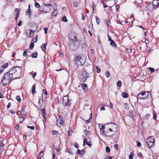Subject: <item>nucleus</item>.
Listing matches in <instances>:
<instances>
[{
	"mask_svg": "<svg viewBox=\"0 0 159 159\" xmlns=\"http://www.w3.org/2000/svg\"><path fill=\"white\" fill-rule=\"evenodd\" d=\"M110 44L111 46H112L113 47H116V43H115V42H114V41L113 40H111V41H110Z\"/></svg>",
	"mask_w": 159,
	"mask_h": 159,
	"instance_id": "dca6fc26",
	"label": "nucleus"
},
{
	"mask_svg": "<svg viewBox=\"0 0 159 159\" xmlns=\"http://www.w3.org/2000/svg\"><path fill=\"white\" fill-rule=\"evenodd\" d=\"M43 151H42L40 152L39 153V155H38V159H41V158L42 156H43V154H42V155L41 154L42 153H43Z\"/></svg>",
	"mask_w": 159,
	"mask_h": 159,
	"instance_id": "a878e982",
	"label": "nucleus"
},
{
	"mask_svg": "<svg viewBox=\"0 0 159 159\" xmlns=\"http://www.w3.org/2000/svg\"><path fill=\"white\" fill-rule=\"evenodd\" d=\"M69 48L71 50H76L79 47V43L77 39L75 34H70L69 35Z\"/></svg>",
	"mask_w": 159,
	"mask_h": 159,
	"instance_id": "f03ea898",
	"label": "nucleus"
},
{
	"mask_svg": "<svg viewBox=\"0 0 159 159\" xmlns=\"http://www.w3.org/2000/svg\"><path fill=\"white\" fill-rule=\"evenodd\" d=\"M37 52H34L32 54L31 56L33 58H36L37 57Z\"/></svg>",
	"mask_w": 159,
	"mask_h": 159,
	"instance_id": "4be33fe9",
	"label": "nucleus"
},
{
	"mask_svg": "<svg viewBox=\"0 0 159 159\" xmlns=\"http://www.w3.org/2000/svg\"><path fill=\"white\" fill-rule=\"evenodd\" d=\"M43 93L45 94H47V92L46 89H44L43 90Z\"/></svg>",
	"mask_w": 159,
	"mask_h": 159,
	"instance_id": "6e6d98bb",
	"label": "nucleus"
},
{
	"mask_svg": "<svg viewBox=\"0 0 159 159\" xmlns=\"http://www.w3.org/2000/svg\"><path fill=\"white\" fill-rule=\"evenodd\" d=\"M50 7H52V5L51 4H46L43 6L44 12L47 13L50 10Z\"/></svg>",
	"mask_w": 159,
	"mask_h": 159,
	"instance_id": "6e6552de",
	"label": "nucleus"
},
{
	"mask_svg": "<svg viewBox=\"0 0 159 159\" xmlns=\"http://www.w3.org/2000/svg\"><path fill=\"white\" fill-rule=\"evenodd\" d=\"M106 151L107 153H109L110 152V150L109 147L107 146L106 147Z\"/></svg>",
	"mask_w": 159,
	"mask_h": 159,
	"instance_id": "f704fd0d",
	"label": "nucleus"
},
{
	"mask_svg": "<svg viewBox=\"0 0 159 159\" xmlns=\"http://www.w3.org/2000/svg\"><path fill=\"white\" fill-rule=\"evenodd\" d=\"M86 144L88 145L89 147H91L92 145V144L90 143V142H87Z\"/></svg>",
	"mask_w": 159,
	"mask_h": 159,
	"instance_id": "4d7b16f0",
	"label": "nucleus"
},
{
	"mask_svg": "<svg viewBox=\"0 0 159 159\" xmlns=\"http://www.w3.org/2000/svg\"><path fill=\"white\" fill-rule=\"evenodd\" d=\"M34 5H35V7L37 8H39L40 7V6L39 3L37 2H35Z\"/></svg>",
	"mask_w": 159,
	"mask_h": 159,
	"instance_id": "58836bf2",
	"label": "nucleus"
},
{
	"mask_svg": "<svg viewBox=\"0 0 159 159\" xmlns=\"http://www.w3.org/2000/svg\"><path fill=\"white\" fill-rule=\"evenodd\" d=\"M26 15L28 14L29 17H30L31 16V11L30 9H28L26 11Z\"/></svg>",
	"mask_w": 159,
	"mask_h": 159,
	"instance_id": "a211bd4d",
	"label": "nucleus"
},
{
	"mask_svg": "<svg viewBox=\"0 0 159 159\" xmlns=\"http://www.w3.org/2000/svg\"><path fill=\"white\" fill-rule=\"evenodd\" d=\"M34 32V31H33L32 30H27L26 33L27 35L29 37H31V35H32V33H33Z\"/></svg>",
	"mask_w": 159,
	"mask_h": 159,
	"instance_id": "4468645a",
	"label": "nucleus"
},
{
	"mask_svg": "<svg viewBox=\"0 0 159 159\" xmlns=\"http://www.w3.org/2000/svg\"><path fill=\"white\" fill-rule=\"evenodd\" d=\"M11 106V103L10 102H9L7 105V108H9Z\"/></svg>",
	"mask_w": 159,
	"mask_h": 159,
	"instance_id": "69168bd1",
	"label": "nucleus"
},
{
	"mask_svg": "<svg viewBox=\"0 0 159 159\" xmlns=\"http://www.w3.org/2000/svg\"><path fill=\"white\" fill-rule=\"evenodd\" d=\"M105 75H106V76H107V78H108L109 76L110 75V73L109 71H106L105 72Z\"/></svg>",
	"mask_w": 159,
	"mask_h": 159,
	"instance_id": "473e14b6",
	"label": "nucleus"
},
{
	"mask_svg": "<svg viewBox=\"0 0 159 159\" xmlns=\"http://www.w3.org/2000/svg\"><path fill=\"white\" fill-rule=\"evenodd\" d=\"M106 23L107 26L109 27L110 25V20L109 19L107 18L106 20Z\"/></svg>",
	"mask_w": 159,
	"mask_h": 159,
	"instance_id": "b1692460",
	"label": "nucleus"
},
{
	"mask_svg": "<svg viewBox=\"0 0 159 159\" xmlns=\"http://www.w3.org/2000/svg\"><path fill=\"white\" fill-rule=\"evenodd\" d=\"M34 44L32 42L30 43V49H32L34 48Z\"/></svg>",
	"mask_w": 159,
	"mask_h": 159,
	"instance_id": "7c9ffc66",
	"label": "nucleus"
},
{
	"mask_svg": "<svg viewBox=\"0 0 159 159\" xmlns=\"http://www.w3.org/2000/svg\"><path fill=\"white\" fill-rule=\"evenodd\" d=\"M27 52L26 51H25L23 53V56L24 57H26L27 56Z\"/></svg>",
	"mask_w": 159,
	"mask_h": 159,
	"instance_id": "79ce46f5",
	"label": "nucleus"
},
{
	"mask_svg": "<svg viewBox=\"0 0 159 159\" xmlns=\"http://www.w3.org/2000/svg\"><path fill=\"white\" fill-rule=\"evenodd\" d=\"M81 87L83 89L84 91H86L88 89V85L84 83L82 84H81Z\"/></svg>",
	"mask_w": 159,
	"mask_h": 159,
	"instance_id": "f8f14e48",
	"label": "nucleus"
},
{
	"mask_svg": "<svg viewBox=\"0 0 159 159\" xmlns=\"http://www.w3.org/2000/svg\"><path fill=\"white\" fill-rule=\"evenodd\" d=\"M148 70H150L151 71L152 73L154 72V70L153 68L150 67L148 68Z\"/></svg>",
	"mask_w": 159,
	"mask_h": 159,
	"instance_id": "e433bc0d",
	"label": "nucleus"
},
{
	"mask_svg": "<svg viewBox=\"0 0 159 159\" xmlns=\"http://www.w3.org/2000/svg\"><path fill=\"white\" fill-rule=\"evenodd\" d=\"M16 99H17V101L19 102H20L21 101V99H20V97L19 96H16Z\"/></svg>",
	"mask_w": 159,
	"mask_h": 159,
	"instance_id": "4c0bfd02",
	"label": "nucleus"
},
{
	"mask_svg": "<svg viewBox=\"0 0 159 159\" xmlns=\"http://www.w3.org/2000/svg\"><path fill=\"white\" fill-rule=\"evenodd\" d=\"M137 146L138 147H139L141 146V143L139 141H137Z\"/></svg>",
	"mask_w": 159,
	"mask_h": 159,
	"instance_id": "8fccbe9b",
	"label": "nucleus"
},
{
	"mask_svg": "<svg viewBox=\"0 0 159 159\" xmlns=\"http://www.w3.org/2000/svg\"><path fill=\"white\" fill-rule=\"evenodd\" d=\"M57 118V125H58L59 124L60 125H61L63 123V119L62 117L60 116H58V117H56Z\"/></svg>",
	"mask_w": 159,
	"mask_h": 159,
	"instance_id": "1a4fd4ad",
	"label": "nucleus"
},
{
	"mask_svg": "<svg viewBox=\"0 0 159 159\" xmlns=\"http://www.w3.org/2000/svg\"><path fill=\"white\" fill-rule=\"evenodd\" d=\"M43 30H44V33L45 34H47V33L48 29L47 28H44L43 29Z\"/></svg>",
	"mask_w": 159,
	"mask_h": 159,
	"instance_id": "864d4df0",
	"label": "nucleus"
},
{
	"mask_svg": "<svg viewBox=\"0 0 159 159\" xmlns=\"http://www.w3.org/2000/svg\"><path fill=\"white\" fill-rule=\"evenodd\" d=\"M121 96L124 98H126L128 97V94L126 92H123L122 93Z\"/></svg>",
	"mask_w": 159,
	"mask_h": 159,
	"instance_id": "f3484780",
	"label": "nucleus"
},
{
	"mask_svg": "<svg viewBox=\"0 0 159 159\" xmlns=\"http://www.w3.org/2000/svg\"><path fill=\"white\" fill-rule=\"evenodd\" d=\"M27 127L29 129H30L32 130H33L34 129V126H27Z\"/></svg>",
	"mask_w": 159,
	"mask_h": 159,
	"instance_id": "37998d69",
	"label": "nucleus"
},
{
	"mask_svg": "<svg viewBox=\"0 0 159 159\" xmlns=\"http://www.w3.org/2000/svg\"><path fill=\"white\" fill-rule=\"evenodd\" d=\"M84 63V60L79 56H77L75 58V63L78 65H82Z\"/></svg>",
	"mask_w": 159,
	"mask_h": 159,
	"instance_id": "423d86ee",
	"label": "nucleus"
},
{
	"mask_svg": "<svg viewBox=\"0 0 159 159\" xmlns=\"http://www.w3.org/2000/svg\"><path fill=\"white\" fill-rule=\"evenodd\" d=\"M153 119L155 120H156L157 119V114L156 111H153Z\"/></svg>",
	"mask_w": 159,
	"mask_h": 159,
	"instance_id": "5701e85b",
	"label": "nucleus"
},
{
	"mask_svg": "<svg viewBox=\"0 0 159 159\" xmlns=\"http://www.w3.org/2000/svg\"><path fill=\"white\" fill-rule=\"evenodd\" d=\"M8 66V63H4L2 66L3 69H5Z\"/></svg>",
	"mask_w": 159,
	"mask_h": 159,
	"instance_id": "aec40b11",
	"label": "nucleus"
},
{
	"mask_svg": "<svg viewBox=\"0 0 159 159\" xmlns=\"http://www.w3.org/2000/svg\"><path fill=\"white\" fill-rule=\"evenodd\" d=\"M154 142V141L153 139L151 136L149 137L146 140V144L149 148H150L153 145Z\"/></svg>",
	"mask_w": 159,
	"mask_h": 159,
	"instance_id": "39448f33",
	"label": "nucleus"
},
{
	"mask_svg": "<svg viewBox=\"0 0 159 159\" xmlns=\"http://www.w3.org/2000/svg\"><path fill=\"white\" fill-rule=\"evenodd\" d=\"M99 127L100 128L101 132L103 134L110 137H112L113 135V134H108L109 132L108 131V130H106V129L105 130V127L104 125L100 124L99 125Z\"/></svg>",
	"mask_w": 159,
	"mask_h": 159,
	"instance_id": "7ed1b4c3",
	"label": "nucleus"
},
{
	"mask_svg": "<svg viewBox=\"0 0 159 159\" xmlns=\"http://www.w3.org/2000/svg\"><path fill=\"white\" fill-rule=\"evenodd\" d=\"M22 69L19 67L11 68L6 73L2 81L3 85H6L9 84L12 79L18 78L21 75Z\"/></svg>",
	"mask_w": 159,
	"mask_h": 159,
	"instance_id": "f257e3e1",
	"label": "nucleus"
},
{
	"mask_svg": "<svg viewBox=\"0 0 159 159\" xmlns=\"http://www.w3.org/2000/svg\"><path fill=\"white\" fill-rule=\"evenodd\" d=\"M97 69V71L98 73H99L101 71V69L98 66H97L96 67Z\"/></svg>",
	"mask_w": 159,
	"mask_h": 159,
	"instance_id": "c9c22d12",
	"label": "nucleus"
},
{
	"mask_svg": "<svg viewBox=\"0 0 159 159\" xmlns=\"http://www.w3.org/2000/svg\"><path fill=\"white\" fill-rule=\"evenodd\" d=\"M45 110L44 109H43L41 110V112L43 114V116L44 117V118L45 119V116L46 115V114L45 113Z\"/></svg>",
	"mask_w": 159,
	"mask_h": 159,
	"instance_id": "412c9836",
	"label": "nucleus"
},
{
	"mask_svg": "<svg viewBox=\"0 0 159 159\" xmlns=\"http://www.w3.org/2000/svg\"><path fill=\"white\" fill-rule=\"evenodd\" d=\"M133 153L132 152H131L129 156V159H133Z\"/></svg>",
	"mask_w": 159,
	"mask_h": 159,
	"instance_id": "2f4dec72",
	"label": "nucleus"
},
{
	"mask_svg": "<svg viewBox=\"0 0 159 159\" xmlns=\"http://www.w3.org/2000/svg\"><path fill=\"white\" fill-rule=\"evenodd\" d=\"M145 43L146 44H148L149 43V40L148 39H146L145 41Z\"/></svg>",
	"mask_w": 159,
	"mask_h": 159,
	"instance_id": "603ef678",
	"label": "nucleus"
},
{
	"mask_svg": "<svg viewBox=\"0 0 159 159\" xmlns=\"http://www.w3.org/2000/svg\"><path fill=\"white\" fill-rule=\"evenodd\" d=\"M121 84H122V83H121V81L120 80H119L117 83L116 85L120 87L121 85Z\"/></svg>",
	"mask_w": 159,
	"mask_h": 159,
	"instance_id": "72a5a7b5",
	"label": "nucleus"
},
{
	"mask_svg": "<svg viewBox=\"0 0 159 159\" xmlns=\"http://www.w3.org/2000/svg\"><path fill=\"white\" fill-rule=\"evenodd\" d=\"M92 119V114H91V116L89 119L85 121V123H88L89 122H90L91 121V120Z\"/></svg>",
	"mask_w": 159,
	"mask_h": 159,
	"instance_id": "c756f323",
	"label": "nucleus"
},
{
	"mask_svg": "<svg viewBox=\"0 0 159 159\" xmlns=\"http://www.w3.org/2000/svg\"><path fill=\"white\" fill-rule=\"evenodd\" d=\"M60 146L59 145L57 146L56 147V150L57 152H58L59 150V149L60 148Z\"/></svg>",
	"mask_w": 159,
	"mask_h": 159,
	"instance_id": "680f3d73",
	"label": "nucleus"
},
{
	"mask_svg": "<svg viewBox=\"0 0 159 159\" xmlns=\"http://www.w3.org/2000/svg\"><path fill=\"white\" fill-rule=\"evenodd\" d=\"M21 112L23 113V116H25L26 115V113L25 112V109L24 107H22L21 109Z\"/></svg>",
	"mask_w": 159,
	"mask_h": 159,
	"instance_id": "393cba45",
	"label": "nucleus"
},
{
	"mask_svg": "<svg viewBox=\"0 0 159 159\" xmlns=\"http://www.w3.org/2000/svg\"><path fill=\"white\" fill-rule=\"evenodd\" d=\"M20 123L21 124L22 122L23 121V119L22 117H20Z\"/></svg>",
	"mask_w": 159,
	"mask_h": 159,
	"instance_id": "052dcab7",
	"label": "nucleus"
},
{
	"mask_svg": "<svg viewBox=\"0 0 159 159\" xmlns=\"http://www.w3.org/2000/svg\"><path fill=\"white\" fill-rule=\"evenodd\" d=\"M101 110H105V108L104 107H102L100 108Z\"/></svg>",
	"mask_w": 159,
	"mask_h": 159,
	"instance_id": "338daca9",
	"label": "nucleus"
},
{
	"mask_svg": "<svg viewBox=\"0 0 159 159\" xmlns=\"http://www.w3.org/2000/svg\"><path fill=\"white\" fill-rule=\"evenodd\" d=\"M58 133V131L56 130H52V133L54 135H56Z\"/></svg>",
	"mask_w": 159,
	"mask_h": 159,
	"instance_id": "ea45409f",
	"label": "nucleus"
},
{
	"mask_svg": "<svg viewBox=\"0 0 159 159\" xmlns=\"http://www.w3.org/2000/svg\"><path fill=\"white\" fill-rule=\"evenodd\" d=\"M62 20L63 22H67V19L66 17L65 16H64L62 17Z\"/></svg>",
	"mask_w": 159,
	"mask_h": 159,
	"instance_id": "c85d7f7f",
	"label": "nucleus"
},
{
	"mask_svg": "<svg viewBox=\"0 0 159 159\" xmlns=\"http://www.w3.org/2000/svg\"><path fill=\"white\" fill-rule=\"evenodd\" d=\"M80 152H81V151L80 149H78L77 150L76 153L77 154H80Z\"/></svg>",
	"mask_w": 159,
	"mask_h": 159,
	"instance_id": "e2e57ef3",
	"label": "nucleus"
},
{
	"mask_svg": "<svg viewBox=\"0 0 159 159\" xmlns=\"http://www.w3.org/2000/svg\"><path fill=\"white\" fill-rule=\"evenodd\" d=\"M85 153V151L84 150H82L81 151L80 154L81 155H84Z\"/></svg>",
	"mask_w": 159,
	"mask_h": 159,
	"instance_id": "a19ab883",
	"label": "nucleus"
},
{
	"mask_svg": "<svg viewBox=\"0 0 159 159\" xmlns=\"http://www.w3.org/2000/svg\"><path fill=\"white\" fill-rule=\"evenodd\" d=\"M75 146L76 148H79V144L76 143H75Z\"/></svg>",
	"mask_w": 159,
	"mask_h": 159,
	"instance_id": "a18cd8bd",
	"label": "nucleus"
},
{
	"mask_svg": "<svg viewBox=\"0 0 159 159\" xmlns=\"http://www.w3.org/2000/svg\"><path fill=\"white\" fill-rule=\"evenodd\" d=\"M62 102L64 106L67 107H69L70 106V103L68 96H65L63 98Z\"/></svg>",
	"mask_w": 159,
	"mask_h": 159,
	"instance_id": "20e7f679",
	"label": "nucleus"
},
{
	"mask_svg": "<svg viewBox=\"0 0 159 159\" xmlns=\"http://www.w3.org/2000/svg\"><path fill=\"white\" fill-rule=\"evenodd\" d=\"M81 75L83 77L85 78L86 79L88 78L89 76V74L84 70L82 71Z\"/></svg>",
	"mask_w": 159,
	"mask_h": 159,
	"instance_id": "9b49d317",
	"label": "nucleus"
},
{
	"mask_svg": "<svg viewBox=\"0 0 159 159\" xmlns=\"http://www.w3.org/2000/svg\"><path fill=\"white\" fill-rule=\"evenodd\" d=\"M107 36H108V40L109 41H111V40H113L111 39V37L109 35H107Z\"/></svg>",
	"mask_w": 159,
	"mask_h": 159,
	"instance_id": "5fc2aeb1",
	"label": "nucleus"
},
{
	"mask_svg": "<svg viewBox=\"0 0 159 159\" xmlns=\"http://www.w3.org/2000/svg\"><path fill=\"white\" fill-rule=\"evenodd\" d=\"M36 72H35V73H34L32 75L33 78H34L36 76Z\"/></svg>",
	"mask_w": 159,
	"mask_h": 159,
	"instance_id": "0e129e2a",
	"label": "nucleus"
},
{
	"mask_svg": "<svg viewBox=\"0 0 159 159\" xmlns=\"http://www.w3.org/2000/svg\"><path fill=\"white\" fill-rule=\"evenodd\" d=\"M149 95V93L148 92H142L141 93H139L138 95V99H144L146 98Z\"/></svg>",
	"mask_w": 159,
	"mask_h": 159,
	"instance_id": "0eeeda50",
	"label": "nucleus"
},
{
	"mask_svg": "<svg viewBox=\"0 0 159 159\" xmlns=\"http://www.w3.org/2000/svg\"><path fill=\"white\" fill-rule=\"evenodd\" d=\"M152 5L156 9L157 7H159V0H153L152 2Z\"/></svg>",
	"mask_w": 159,
	"mask_h": 159,
	"instance_id": "9d476101",
	"label": "nucleus"
},
{
	"mask_svg": "<svg viewBox=\"0 0 159 159\" xmlns=\"http://www.w3.org/2000/svg\"><path fill=\"white\" fill-rule=\"evenodd\" d=\"M19 126L18 125H16V127H15V129H16V130H18L19 129Z\"/></svg>",
	"mask_w": 159,
	"mask_h": 159,
	"instance_id": "774afa93",
	"label": "nucleus"
},
{
	"mask_svg": "<svg viewBox=\"0 0 159 159\" xmlns=\"http://www.w3.org/2000/svg\"><path fill=\"white\" fill-rule=\"evenodd\" d=\"M114 148L116 150H117L118 148V145L117 144H116L114 146Z\"/></svg>",
	"mask_w": 159,
	"mask_h": 159,
	"instance_id": "09e8293b",
	"label": "nucleus"
},
{
	"mask_svg": "<svg viewBox=\"0 0 159 159\" xmlns=\"http://www.w3.org/2000/svg\"><path fill=\"white\" fill-rule=\"evenodd\" d=\"M95 18L96 20V21L98 25L100 22V19L97 16H95Z\"/></svg>",
	"mask_w": 159,
	"mask_h": 159,
	"instance_id": "bb28decb",
	"label": "nucleus"
},
{
	"mask_svg": "<svg viewBox=\"0 0 159 159\" xmlns=\"http://www.w3.org/2000/svg\"><path fill=\"white\" fill-rule=\"evenodd\" d=\"M92 7H93V12L94 13V11L95 8H96V4L94 3H93L92 5Z\"/></svg>",
	"mask_w": 159,
	"mask_h": 159,
	"instance_id": "49530a36",
	"label": "nucleus"
},
{
	"mask_svg": "<svg viewBox=\"0 0 159 159\" xmlns=\"http://www.w3.org/2000/svg\"><path fill=\"white\" fill-rule=\"evenodd\" d=\"M3 147V145L2 143V142L0 143V150H1L2 148Z\"/></svg>",
	"mask_w": 159,
	"mask_h": 159,
	"instance_id": "3c124183",
	"label": "nucleus"
},
{
	"mask_svg": "<svg viewBox=\"0 0 159 159\" xmlns=\"http://www.w3.org/2000/svg\"><path fill=\"white\" fill-rule=\"evenodd\" d=\"M47 44H43L41 47L42 50L45 52H46V48Z\"/></svg>",
	"mask_w": 159,
	"mask_h": 159,
	"instance_id": "2eb2a0df",
	"label": "nucleus"
},
{
	"mask_svg": "<svg viewBox=\"0 0 159 159\" xmlns=\"http://www.w3.org/2000/svg\"><path fill=\"white\" fill-rule=\"evenodd\" d=\"M22 24V21L21 20H20L19 21V23L18 24V26H20Z\"/></svg>",
	"mask_w": 159,
	"mask_h": 159,
	"instance_id": "bf43d9fd",
	"label": "nucleus"
},
{
	"mask_svg": "<svg viewBox=\"0 0 159 159\" xmlns=\"http://www.w3.org/2000/svg\"><path fill=\"white\" fill-rule=\"evenodd\" d=\"M37 36L36 37V39L33 38L32 40V41L34 43H35V42H36L37 40Z\"/></svg>",
	"mask_w": 159,
	"mask_h": 159,
	"instance_id": "c03bdc74",
	"label": "nucleus"
},
{
	"mask_svg": "<svg viewBox=\"0 0 159 159\" xmlns=\"http://www.w3.org/2000/svg\"><path fill=\"white\" fill-rule=\"evenodd\" d=\"M57 14V11L56 10H54L52 13V16H56Z\"/></svg>",
	"mask_w": 159,
	"mask_h": 159,
	"instance_id": "cd10ccee",
	"label": "nucleus"
},
{
	"mask_svg": "<svg viewBox=\"0 0 159 159\" xmlns=\"http://www.w3.org/2000/svg\"><path fill=\"white\" fill-rule=\"evenodd\" d=\"M149 117H150V115L149 114L146 115L145 116V118L147 120H148L149 119Z\"/></svg>",
	"mask_w": 159,
	"mask_h": 159,
	"instance_id": "de8ad7c7",
	"label": "nucleus"
},
{
	"mask_svg": "<svg viewBox=\"0 0 159 159\" xmlns=\"http://www.w3.org/2000/svg\"><path fill=\"white\" fill-rule=\"evenodd\" d=\"M36 86L35 84H34L32 87V94H34L36 93L35 91Z\"/></svg>",
	"mask_w": 159,
	"mask_h": 159,
	"instance_id": "6ab92c4d",
	"label": "nucleus"
},
{
	"mask_svg": "<svg viewBox=\"0 0 159 159\" xmlns=\"http://www.w3.org/2000/svg\"><path fill=\"white\" fill-rule=\"evenodd\" d=\"M87 79L83 77L82 79V82H85Z\"/></svg>",
	"mask_w": 159,
	"mask_h": 159,
	"instance_id": "13d9d810",
	"label": "nucleus"
},
{
	"mask_svg": "<svg viewBox=\"0 0 159 159\" xmlns=\"http://www.w3.org/2000/svg\"><path fill=\"white\" fill-rule=\"evenodd\" d=\"M129 114L130 116L132 118L134 117L136 115L135 112L133 111H129Z\"/></svg>",
	"mask_w": 159,
	"mask_h": 159,
	"instance_id": "ddd939ff",
	"label": "nucleus"
}]
</instances>
